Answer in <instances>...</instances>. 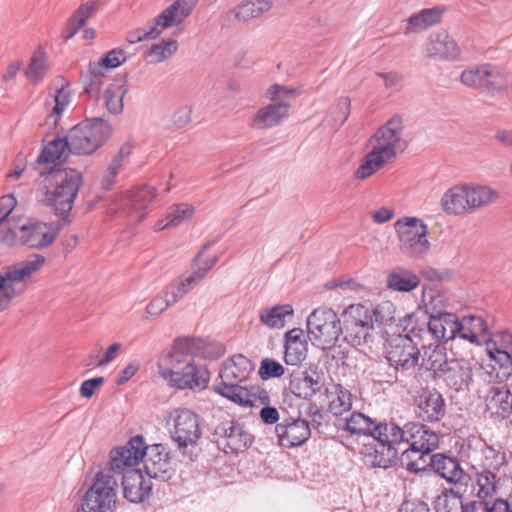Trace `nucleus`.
Segmentation results:
<instances>
[{"label": "nucleus", "instance_id": "nucleus-24", "mask_svg": "<svg viewBox=\"0 0 512 512\" xmlns=\"http://www.w3.org/2000/svg\"><path fill=\"white\" fill-rule=\"evenodd\" d=\"M275 433L281 446L291 448L305 443L311 435V430L306 420L298 418L277 424Z\"/></svg>", "mask_w": 512, "mask_h": 512}, {"label": "nucleus", "instance_id": "nucleus-32", "mask_svg": "<svg viewBox=\"0 0 512 512\" xmlns=\"http://www.w3.org/2000/svg\"><path fill=\"white\" fill-rule=\"evenodd\" d=\"M391 425L392 422L376 424L370 417L354 412L350 417L346 418L345 430L351 434L369 435L371 437L377 435L379 437L381 431L390 432Z\"/></svg>", "mask_w": 512, "mask_h": 512}, {"label": "nucleus", "instance_id": "nucleus-28", "mask_svg": "<svg viewBox=\"0 0 512 512\" xmlns=\"http://www.w3.org/2000/svg\"><path fill=\"white\" fill-rule=\"evenodd\" d=\"M291 104L279 101L260 108L251 119V127L254 129H270L278 126L288 117Z\"/></svg>", "mask_w": 512, "mask_h": 512}, {"label": "nucleus", "instance_id": "nucleus-54", "mask_svg": "<svg viewBox=\"0 0 512 512\" xmlns=\"http://www.w3.org/2000/svg\"><path fill=\"white\" fill-rule=\"evenodd\" d=\"M178 49V43L175 40L162 41L152 45L146 54L149 63L157 64L170 58Z\"/></svg>", "mask_w": 512, "mask_h": 512}, {"label": "nucleus", "instance_id": "nucleus-26", "mask_svg": "<svg viewBox=\"0 0 512 512\" xmlns=\"http://www.w3.org/2000/svg\"><path fill=\"white\" fill-rule=\"evenodd\" d=\"M122 486L124 497L133 503L143 502L152 490L151 479L140 469H128L123 473Z\"/></svg>", "mask_w": 512, "mask_h": 512}, {"label": "nucleus", "instance_id": "nucleus-9", "mask_svg": "<svg viewBox=\"0 0 512 512\" xmlns=\"http://www.w3.org/2000/svg\"><path fill=\"white\" fill-rule=\"evenodd\" d=\"M341 331V319L331 308L314 309L307 318L309 339L323 350L335 345Z\"/></svg>", "mask_w": 512, "mask_h": 512}, {"label": "nucleus", "instance_id": "nucleus-35", "mask_svg": "<svg viewBox=\"0 0 512 512\" xmlns=\"http://www.w3.org/2000/svg\"><path fill=\"white\" fill-rule=\"evenodd\" d=\"M329 411L338 416L352 408V394L341 384L332 383L325 388Z\"/></svg>", "mask_w": 512, "mask_h": 512}, {"label": "nucleus", "instance_id": "nucleus-36", "mask_svg": "<svg viewBox=\"0 0 512 512\" xmlns=\"http://www.w3.org/2000/svg\"><path fill=\"white\" fill-rule=\"evenodd\" d=\"M129 90L126 77L116 78L104 92V104L110 114L119 115L123 112V99Z\"/></svg>", "mask_w": 512, "mask_h": 512}, {"label": "nucleus", "instance_id": "nucleus-13", "mask_svg": "<svg viewBox=\"0 0 512 512\" xmlns=\"http://www.w3.org/2000/svg\"><path fill=\"white\" fill-rule=\"evenodd\" d=\"M486 371L489 380L493 378L495 367ZM478 397L485 405V412L495 421L507 419L512 414V393L507 385L490 381L478 389Z\"/></svg>", "mask_w": 512, "mask_h": 512}, {"label": "nucleus", "instance_id": "nucleus-44", "mask_svg": "<svg viewBox=\"0 0 512 512\" xmlns=\"http://www.w3.org/2000/svg\"><path fill=\"white\" fill-rule=\"evenodd\" d=\"M420 283L419 277L413 272L396 268L387 276L386 286L398 292H410L415 289Z\"/></svg>", "mask_w": 512, "mask_h": 512}, {"label": "nucleus", "instance_id": "nucleus-33", "mask_svg": "<svg viewBox=\"0 0 512 512\" xmlns=\"http://www.w3.org/2000/svg\"><path fill=\"white\" fill-rule=\"evenodd\" d=\"M69 86V81L61 75L57 76L51 83V87L55 88L56 90L54 95L55 105L51 112L47 115V124L56 126L59 118L70 104L71 95Z\"/></svg>", "mask_w": 512, "mask_h": 512}, {"label": "nucleus", "instance_id": "nucleus-60", "mask_svg": "<svg viewBox=\"0 0 512 512\" xmlns=\"http://www.w3.org/2000/svg\"><path fill=\"white\" fill-rule=\"evenodd\" d=\"M284 372V367L275 360L265 358L261 361L259 375L263 380L281 377Z\"/></svg>", "mask_w": 512, "mask_h": 512}, {"label": "nucleus", "instance_id": "nucleus-30", "mask_svg": "<svg viewBox=\"0 0 512 512\" xmlns=\"http://www.w3.org/2000/svg\"><path fill=\"white\" fill-rule=\"evenodd\" d=\"M459 327L458 316L447 312L429 319L427 333L435 340L448 342L459 338Z\"/></svg>", "mask_w": 512, "mask_h": 512}, {"label": "nucleus", "instance_id": "nucleus-2", "mask_svg": "<svg viewBox=\"0 0 512 512\" xmlns=\"http://www.w3.org/2000/svg\"><path fill=\"white\" fill-rule=\"evenodd\" d=\"M371 151L362 159L355 177L367 179L403 152L408 142L402 116L393 115L370 137Z\"/></svg>", "mask_w": 512, "mask_h": 512}, {"label": "nucleus", "instance_id": "nucleus-50", "mask_svg": "<svg viewBox=\"0 0 512 512\" xmlns=\"http://www.w3.org/2000/svg\"><path fill=\"white\" fill-rule=\"evenodd\" d=\"M484 76L482 88L494 94L508 87V80L500 69L491 64H484Z\"/></svg>", "mask_w": 512, "mask_h": 512}, {"label": "nucleus", "instance_id": "nucleus-18", "mask_svg": "<svg viewBox=\"0 0 512 512\" xmlns=\"http://www.w3.org/2000/svg\"><path fill=\"white\" fill-rule=\"evenodd\" d=\"M253 370V365L248 358L238 354L226 360L219 376L221 382L213 387L214 391L223 396L222 387L240 386L239 383L246 380Z\"/></svg>", "mask_w": 512, "mask_h": 512}, {"label": "nucleus", "instance_id": "nucleus-17", "mask_svg": "<svg viewBox=\"0 0 512 512\" xmlns=\"http://www.w3.org/2000/svg\"><path fill=\"white\" fill-rule=\"evenodd\" d=\"M142 461L145 475L149 479L167 481L174 472L169 453L162 444L147 446Z\"/></svg>", "mask_w": 512, "mask_h": 512}, {"label": "nucleus", "instance_id": "nucleus-55", "mask_svg": "<svg viewBox=\"0 0 512 512\" xmlns=\"http://www.w3.org/2000/svg\"><path fill=\"white\" fill-rule=\"evenodd\" d=\"M194 207L188 203H180L169 208L165 226L176 227L190 220L194 215Z\"/></svg>", "mask_w": 512, "mask_h": 512}, {"label": "nucleus", "instance_id": "nucleus-62", "mask_svg": "<svg viewBox=\"0 0 512 512\" xmlns=\"http://www.w3.org/2000/svg\"><path fill=\"white\" fill-rule=\"evenodd\" d=\"M125 61L126 54L122 49H112L106 53L100 62L95 63L103 65V69L106 71L107 69L117 68Z\"/></svg>", "mask_w": 512, "mask_h": 512}, {"label": "nucleus", "instance_id": "nucleus-48", "mask_svg": "<svg viewBox=\"0 0 512 512\" xmlns=\"http://www.w3.org/2000/svg\"><path fill=\"white\" fill-rule=\"evenodd\" d=\"M106 71L103 65L90 63L87 72L83 75L84 91L89 97H98L104 82Z\"/></svg>", "mask_w": 512, "mask_h": 512}, {"label": "nucleus", "instance_id": "nucleus-40", "mask_svg": "<svg viewBox=\"0 0 512 512\" xmlns=\"http://www.w3.org/2000/svg\"><path fill=\"white\" fill-rule=\"evenodd\" d=\"M274 6L273 0H245L234 7L232 13L239 22L259 18Z\"/></svg>", "mask_w": 512, "mask_h": 512}, {"label": "nucleus", "instance_id": "nucleus-56", "mask_svg": "<svg viewBox=\"0 0 512 512\" xmlns=\"http://www.w3.org/2000/svg\"><path fill=\"white\" fill-rule=\"evenodd\" d=\"M487 354L490 361L495 362L499 368H511L512 367V356L511 351L507 347L506 349L498 348L496 344H488Z\"/></svg>", "mask_w": 512, "mask_h": 512}, {"label": "nucleus", "instance_id": "nucleus-34", "mask_svg": "<svg viewBox=\"0 0 512 512\" xmlns=\"http://www.w3.org/2000/svg\"><path fill=\"white\" fill-rule=\"evenodd\" d=\"M430 464L437 474L450 483H459L465 478L460 462L443 454L430 456Z\"/></svg>", "mask_w": 512, "mask_h": 512}, {"label": "nucleus", "instance_id": "nucleus-61", "mask_svg": "<svg viewBox=\"0 0 512 512\" xmlns=\"http://www.w3.org/2000/svg\"><path fill=\"white\" fill-rule=\"evenodd\" d=\"M157 36L156 27H153L151 22H149L144 27L137 28L128 32L126 40L130 44H135L144 40L154 39Z\"/></svg>", "mask_w": 512, "mask_h": 512}, {"label": "nucleus", "instance_id": "nucleus-8", "mask_svg": "<svg viewBox=\"0 0 512 512\" xmlns=\"http://www.w3.org/2000/svg\"><path fill=\"white\" fill-rule=\"evenodd\" d=\"M402 253L412 258H422L431 247L427 238L428 226L417 217H402L394 223Z\"/></svg>", "mask_w": 512, "mask_h": 512}, {"label": "nucleus", "instance_id": "nucleus-58", "mask_svg": "<svg viewBox=\"0 0 512 512\" xmlns=\"http://www.w3.org/2000/svg\"><path fill=\"white\" fill-rule=\"evenodd\" d=\"M484 73V64L471 67L461 73L460 80L467 87L482 88Z\"/></svg>", "mask_w": 512, "mask_h": 512}, {"label": "nucleus", "instance_id": "nucleus-14", "mask_svg": "<svg viewBox=\"0 0 512 512\" xmlns=\"http://www.w3.org/2000/svg\"><path fill=\"white\" fill-rule=\"evenodd\" d=\"M373 441L365 444L361 454L364 463L371 467L387 469L397 460L399 441L392 439L389 431H381V435L372 436Z\"/></svg>", "mask_w": 512, "mask_h": 512}, {"label": "nucleus", "instance_id": "nucleus-11", "mask_svg": "<svg viewBox=\"0 0 512 512\" xmlns=\"http://www.w3.org/2000/svg\"><path fill=\"white\" fill-rule=\"evenodd\" d=\"M54 189L47 191L45 201L53 206L56 213L64 215L71 211L73 202L82 182L81 173L75 169H66L56 174Z\"/></svg>", "mask_w": 512, "mask_h": 512}, {"label": "nucleus", "instance_id": "nucleus-1", "mask_svg": "<svg viewBox=\"0 0 512 512\" xmlns=\"http://www.w3.org/2000/svg\"><path fill=\"white\" fill-rule=\"evenodd\" d=\"M202 341L189 337L177 338L168 355V363H159V374L170 386L180 390L201 391L209 382V372L195 363L194 355Z\"/></svg>", "mask_w": 512, "mask_h": 512}, {"label": "nucleus", "instance_id": "nucleus-7", "mask_svg": "<svg viewBox=\"0 0 512 512\" xmlns=\"http://www.w3.org/2000/svg\"><path fill=\"white\" fill-rule=\"evenodd\" d=\"M166 426L171 440L185 453L198 445L202 437L201 417L187 408H177L169 413Z\"/></svg>", "mask_w": 512, "mask_h": 512}, {"label": "nucleus", "instance_id": "nucleus-29", "mask_svg": "<svg viewBox=\"0 0 512 512\" xmlns=\"http://www.w3.org/2000/svg\"><path fill=\"white\" fill-rule=\"evenodd\" d=\"M309 335L301 328H293L285 333L284 361L287 365H298L306 359Z\"/></svg>", "mask_w": 512, "mask_h": 512}, {"label": "nucleus", "instance_id": "nucleus-64", "mask_svg": "<svg viewBox=\"0 0 512 512\" xmlns=\"http://www.w3.org/2000/svg\"><path fill=\"white\" fill-rule=\"evenodd\" d=\"M16 204V198L12 194L0 198V223L7 219Z\"/></svg>", "mask_w": 512, "mask_h": 512}, {"label": "nucleus", "instance_id": "nucleus-43", "mask_svg": "<svg viewBox=\"0 0 512 512\" xmlns=\"http://www.w3.org/2000/svg\"><path fill=\"white\" fill-rule=\"evenodd\" d=\"M70 151V144L67 137L54 139L49 142L37 158L39 164H56L64 162Z\"/></svg>", "mask_w": 512, "mask_h": 512}, {"label": "nucleus", "instance_id": "nucleus-63", "mask_svg": "<svg viewBox=\"0 0 512 512\" xmlns=\"http://www.w3.org/2000/svg\"><path fill=\"white\" fill-rule=\"evenodd\" d=\"M295 92L294 88L274 84L266 91V97L273 102L285 101V99L294 95Z\"/></svg>", "mask_w": 512, "mask_h": 512}, {"label": "nucleus", "instance_id": "nucleus-42", "mask_svg": "<svg viewBox=\"0 0 512 512\" xmlns=\"http://www.w3.org/2000/svg\"><path fill=\"white\" fill-rule=\"evenodd\" d=\"M441 204L445 212L452 215H459L470 210L466 186L450 188L442 196Z\"/></svg>", "mask_w": 512, "mask_h": 512}, {"label": "nucleus", "instance_id": "nucleus-3", "mask_svg": "<svg viewBox=\"0 0 512 512\" xmlns=\"http://www.w3.org/2000/svg\"><path fill=\"white\" fill-rule=\"evenodd\" d=\"M390 433L394 441L409 444V447L403 450L401 454V465L409 472L420 473L426 470V457L430 458V454L439 444L437 433L428 426L415 422H408L404 427L398 426L392 422Z\"/></svg>", "mask_w": 512, "mask_h": 512}, {"label": "nucleus", "instance_id": "nucleus-16", "mask_svg": "<svg viewBox=\"0 0 512 512\" xmlns=\"http://www.w3.org/2000/svg\"><path fill=\"white\" fill-rule=\"evenodd\" d=\"M147 448L144 438L140 435L132 437L124 446L113 449L110 453V469L115 473H125L143 460Z\"/></svg>", "mask_w": 512, "mask_h": 512}, {"label": "nucleus", "instance_id": "nucleus-41", "mask_svg": "<svg viewBox=\"0 0 512 512\" xmlns=\"http://www.w3.org/2000/svg\"><path fill=\"white\" fill-rule=\"evenodd\" d=\"M421 304L425 313L431 317L447 313V298L434 285H424L422 289Z\"/></svg>", "mask_w": 512, "mask_h": 512}, {"label": "nucleus", "instance_id": "nucleus-59", "mask_svg": "<svg viewBox=\"0 0 512 512\" xmlns=\"http://www.w3.org/2000/svg\"><path fill=\"white\" fill-rule=\"evenodd\" d=\"M349 108L350 101L348 98L339 99L336 105L331 108L327 121H329V119L331 118L333 121L331 125L333 127L342 125L348 118Z\"/></svg>", "mask_w": 512, "mask_h": 512}, {"label": "nucleus", "instance_id": "nucleus-19", "mask_svg": "<svg viewBox=\"0 0 512 512\" xmlns=\"http://www.w3.org/2000/svg\"><path fill=\"white\" fill-rule=\"evenodd\" d=\"M214 436L218 444L229 448L232 452L247 449L252 444V436L242 426L232 420L221 422L215 427Z\"/></svg>", "mask_w": 512, "mask_h": 512}, {"label": "nucleus", "instance_id": "nucleus-52", "mask_svg": "<svg viewBox=\"0 0 512 512\" xmlns=\"http://www.w3.org/2000/svg\"><path fill=\"white\" fill-rule=\"evenodd\" d=\"M185 18L187 16L182 14L181 9L172 3L151 24L153 27H156L157 35L159 36L164 29L181 24Z\"/></svg>", "mask_w": 512, "mask_h": 512}, {"label": "nucleus", "instance_id": "nucleus-31", "mask_svg": "<svg viewBox=\"0 0 512 512\" xmlns=\"http://www.w3.org/2000/svg\"><path fill=\"white\" fill-rule=\"evenodd\" d=\"M418 415L424 421H439L445 415L443 396L435 389L425 391L419 397Z\"/></svg>", "mask_w": 512, "mask_h": 512}, {"label": "nucleus", "instance_id": "nucleus-22", "mask_svg": "<svg viewBox=\"0 0 512 512\" xmlns=\"http://www.w3.org/2000/svg\"><path fill=\"white\" fill-rule=\"evenodd\" d=\"M324 387V376L315 368H308L291 375L289 389L299 398L311 399Z\"/></svg>", "mask_w": 512, "mask_h": 512}, {"label": "nucleus", "instance_id": "nucleus-37", "mask_svg": "<svg viewBox=\"0 0 512 512\" xmlns=\"http://www.w3.org/2000/svg\"><path fill=\"white\" fill-rule=\"evenodd\" d=\"M459 338L470 343L485 341L488 326L480 316L469 315L459 319Z\"/></svg>", "mask_w": 512, "mask_h": 512}, {"label": "nucleus", "instance_id": "nucleus-47", "mask_svg": "<svg viewBox=\"0 0 512 512\" xmlns=\"http://www.w3.org/2000/svg\"><path fill=\"white\" fill-rule=\"evenodd\" d=\"M470 210L487 207L499 197L496 190L485 185L466 186Z\"/></svg>", "mask_w": 512, "mask_h": 512}, {"label": "nucleus", "instance_id": "nucleus-39", "mask_svg": "<svg viewBox=\"0 0 512 512\" xmlns=\"http://www.w3.org/2000/svg\"><path fill=\"white\" fill-rule=\"evenodd\" d=\"M293 315V307L289 304L262 308L258 312L260 322L270 329H282Z\"/></svg>", "mask_w": 512, "mask_h": 512}, {"label": "nucleus", "instance_id": "nucleus-21", "mask_svg": "<svg viewBox=\"0 0 512 512\" xmlns=\"http://www.w3.org/2000/svg\"><path fill=\"white\" fill-rule=\"evenodd\" d=\"M19 242L32 248L49 246L55 239V232L45 223L33 219L18 222Z\"/></svg>", "mask_w": 512, "mask_h": 512}, {"label": "nucleus", "instance_id": "nucleus-20", "mask_svg": "<svg viewBox=\"0 0 512 512\" xmlns=\"http://www.w3.org/2000/svg\"><path fill=\"white\" fill-rule=\"evenodd\" d=\"M156 189L149 185L128 190L120 198V209L130 215L133 220L141 221L144 218L143 211L155 198Z\"/></svg>", "mask_w": 512, "mask_h": 512}, {"label": "nucleus", "instance_id": "nucleus-25", "mask_svg": "<svg viewBox=\"0 0 512 512\" xmlns=\"http://www.w3.org/2000/svg\"><path fill=\"white\" fill-rule=\"evenodd\" d=\"M223 397L232 402L244 406L253 407L257 403L268 405L270 403L269 393L259 385L244 386H224L222 387Z\"/></svg>", "mask_w": 512, "mask_h": 512}, {"label": "nucleus", "instance_id": "nucleus-12", "mask_svg": "<svg viewBox=\"0 0 512 512\" xmlns=\"http://www.w3.org/2000/svg\"><path fill=\"white\" fill-rule=\"evenodd\" d=\"M117 480L109 472L96 474L93 485L87 490L81 512H109L116 503Z\"/></svg>", "mask_w": 512, "mask_h": 512}, {"label": "nucleus", "instance_id": "nucleus-15", "mask_svg": "<svg viewBox=\"0 0 512 512\" xmlns=\"http://www.w3.org/2000/svg\"><path fill=\"white\" fill-rule=\"evenodd\" d=\"M386 358L397 371H410L418 365L420 351L409 334H399L388 341Z\"/></svg>", "mask_w": 512, "mask_h": 512}, {"label": "nucleus", "instance_id": "nucleus-51", "mask_svg": "<svg viewBox=\"0 0 512 512\" xmlns=\"http://www.w3.org/2000/svg\"><path fill=\"white\" fill-rule=\"evenodd\" d=\"M435 508L437 512H465L462 495L454 489H445L438 496Z\"/></svg>", "mask_w": 512, "mask_h": 512}, {"label": "nucleus", "instance_id": "nucleus-49", "mask_svg": "<svg viewBox=\"0 0 512 512\" xmlns=\"http://www.w3.org/2000/svg\"><path fill=\"white\" fill-rule=\"evenodd\" d=\"M49 70L48 57L41 51H37L30 58L25 76L33 84L40 83Z\"/></svg>", "mask_w": 512, "mask_h": 512}, {"label": "nucleus", "instance_id": "nucleus-53", "mask_svg": "<svg viewBox=\"0 0 512 512\" xmlns=\"http://www.w3.org/2000/svg\"><path fill=\"white\" fill-rule=\"evenodd\" d=\"M465 512H511L510 504L502 499H496L492 504L487 499L471 500L464 503Z\"/></svg>", "mask_w": 512, "mask_h": 512}, {"label": "nucleus", "instance_id": "nucleus-6", "mask_svg": "<svg viewBox=\"0 0 512 512\" xmlns=\"http://www.w3.org/2000/svg\"><path fill=\"white\" fill-rule=\"evenodd\" d=\"M45 261L43 255L32 254L0 274V311L6 309L12 299L24 291L23 283L40 271Z\"/></svg>", "mask_w": 512, "mask_h": 512}, {"label": "nucleus", "instance_id": "nucleus-45", "mask_svg": "<svg viewBox=\"0 0 512 512\" xmlns=\"http://www.w3.org/2000/svg\"><path fill=\"white\" fill-rule=\"evenodd\" d=\"M96 10L97 4L95 2H86L80 5L62 31L63 38L66 40L71 39L86 24L87 20L92 17Z\"/></svg>", "mask_w": 512, "mask_h": 512}, {"label": "nucleus", "instance_id": "nucleus-10", "mask_svg": "<svg viewBox=\"0 0 512 512\" xmlns=\"http://www.w3.org/2000/svg\"><path fill=\"white\" fill-rule=\"evenodd\" d=\"M480 470H476L472 478L473 492L476 498L488 499L497 493L500 478L498 471L505 463V454L487 447Z\"/></svg>", "mask_w": 512, "mask_h": 512}, {"label": "nucleus", "instance_id": "nucleus-4", "mask_svg": "<svg viewBox=\"0 0 512 512\" xmlns=\"http://www.w3.org/2000/svg\"><path fill=\"white\" fill-rule=\"evenodd\" d=\"M386 318L382 315V309L377 306L370 309L361 304H353L346 308L341 315V334L344 341L353 347L368 342L374 324H384Z\"/></svg>", "mask_w": 512, "mask_h": 512}, {"label": "nucleus", "instance_id": "nucleus-27", "mask_svg": "<svg viewBox=\"0 0 512 512\" xmlns=\"http://www.w3.org/2000/svg\"><path fill=\"white\" fill-rule=\"evenodd\" d=\"M472 379V367L464 359H450V365L439 378L449 389L455 392L468 390Z\"/></svg>", "mask_w": 512, "mask_h": 512}, {"label": "nucleus", "instance_id": "nucleus-5", "mask_svg": "<svg viewBox=\"0 0 512 512\" xmlns=\"http://www.w3.org/2000/svg\"><path fill=\"white\" fill-rule=\"evenodd\" d=\"M112 125L101 117L85 119L72 127L66 135L73 154H92L111 136Z\"/></svg>", "mask_w": 512, "mask_h": 512}, {"label": "nucleus", "instance_id": "nucleus-57", "mask_svg": "<svg viewBox=\"0 0 512 512\" xmlns=\"http://www.w3.org/2000/svg\"><path fill=\"white\" fill-rule=\"evenodd\" d=\"M173 306L170 303L168 296L165 291L162 290L156 295L146 306L145 314L147 318H156L160 316L168 307Z\"/></svg>", "mask_w": 512, "mask_h": 512}, {"label": "nucleus", "instance_id": "nucleus-23", "mask_svg": "<svg viewBox=\"0 0 512 512\" xmlns=\"http://www.w3.org/2000/svg\"><path fill=\"white\" fill-rule=\"evenodd\" d=\"M427 57L450 60L460 54V48L453 37L445 30L432 32L424 45Z\"/></svg>", "mask_w": 512, "mask_h": 512}, {"label": "nucleus", "instance_id": "nucleus-38", "mask_svg": "<svg viewBox=\"0 0 512 512\" xmlns=\"http://www.w3.org/2000/svg\"><path fill=\"white\" fill-rule=\"evenodd\" d=\"M442 13L443 9L441 7H433L422 9L418 13L411 15L407 19V25L404 31L405 35L419 33L439 23L442 18Z\"/></svg>", "mask_w": 512, "mask_h": 512}, {"label": "nucleus", "instance_id": "nucleus-46", "mask_svg": "<svg viewBox=\"0 0 512 512\" xmlns=\"http://www.w3.org/2000/svg\"><path fill=\"white\" fill-rule=\"evenodd\" d=\"M450 365V360L447 358V354L443 348L438 346L433 349L429 347L428 351H425L422 366L431 372L432 377L435 380H439L442 373Z\"/></svg>", "mask_w": 512, "mask_h": 512}]
</instances>
